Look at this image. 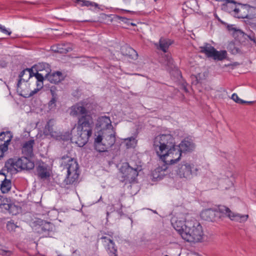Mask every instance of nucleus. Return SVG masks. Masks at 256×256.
<instances>
[{"instance_id":"1","label":"nucleus","mask_w":256,"mask_h":256,"mask_svg":"<svg viewBox=\"0 0 256 256\" xmlns=\"http://www.w3.org/2000/svg\"><path fill=\"white\" fill-rule=\"evenodd\" d=\"M94 122L91 114L80 116L78 118L76 133L73 128L71 132V140L80 147L84 146L92 136Z\"/></svg>"},{"instance_id":"2","label":"nucleus","mask_w":256,"mask_h":256,"mask_svg":"<svg viewBox=\"0 0 256 256\" xmlns=\"http://www.w3.org/2000/svg\"><path fill=\"white\" fill-rule=\"evenodd\" d=\"M185 233H183L182 238L190 242H200L204 233L202 226L196 220H187L185 226Z\"/></svg>"},{"instance_id":"3","label":"nucleus","mask_w":256,"mask_h":256,"mask_svg":"<svg viewBox=\"0 0 256 256\" xmlns=\"http://www.w3.org/2000/svg\"><path fill=\"white\" fill-rule=\"evenodd\" d=\"M182 153L177 146L175 144L174 146L160 155L159 158L164 163V167H158L154 170L153 173L154 176V172L165 171L168 168V165L174 164L178 162L181 158Z\"/></svg>"},{"instance_id":"4","label":"nucleus","mask_w":256,"mask_h":256,"mask_svg":"<svg viewBox=\"0 0 256 256\" xmlns=\"http://www.w3.org/2000/svg\"><path fill=\"white\" fill-rule=\"evenodd\" d=\"M153 142V148L158 156L176 144L174 138L170 134H160L154 138Z\"/></svg>"},{"instance_id":"5","label":"nucleus","mask_w":256,"mask_h":256,"mask_svg":"<svg viewBox=\"0 0 256 256\" xmlns=\"http://www.w3.org/2000/svg\"><path fill=\"white\" fill-rule=\"evenodd\" d=\"M65 166L67 170V175L64 181V184H74L77 182L79 176L78 164L76 160L74 158H69Z\"/></svg>"},{"instance_id":"6","label":"nucleus","mask_w":256,"mask_h":256,"mask_svg":"<svg viewBox=\"0 0 256 256\" xmlns=\"http://www.w3.org/2000/svg\"><path fill=\"white\" fill-rule=\"evenodd\" d=\"M220 216V219L223 217H228L232 220H235L240 222H245L247 220L248 214H240L234 213L228 207L224 206H218V209H216Z\"/></svg>"},{"instance_id":"7","label":"nucleus","mask_w":256,"mask_h":256,"mask_svg":"<svg viewBox=\"0 0 256 256\" xmlns=\"http://www.w3.org/2000/svg\"><path fill=\"white\" fill-rule=\"evenodd\" d=\"M120 172L124 181L129 183L134 182L138 176V172L136 168H134L130 166L128 163L124 162L120 168Z\"/></svg>"},{"instance_id":"8","label":"nucleus","mask_w":256,"mask_h":256,"mask_svg":"<svg viewBox=\"0 0 256 256\" xmlns=\"http://www.w3.org/2000/svg\"><path fill=\"white\" fill-rule=\"evenodd\" d=\"M192 168H194V165L186 162H183L178 165L176 172L180 178L190 179L192 177Z\"/></svg>"},{"instance_id":"9","label":"nucleus","mask_w":256,"mask_h":256,"mask_svg":"<svg viewBox=\"0 0 256 256\" xmlns=\"http://www.w3.org/2000/svg\"><path fill=\"white\" fill-rule=\"evenodd\" d=\"M16 166L19 168V171L22 170H30L34 168V162L30 158L26 156H22L16 159Z\"/></svg>"},{"instance_id":"10","label":"nucleus","mask_w":256,"mask_h":256,"mask_svg":"<svg viewBox=\"0 0 256 256\" xmlns=\"http://www.w3.org/2000/svg\"><path fill=\"white\" fill-rule=\"evenodd\" d=\"M106 234L102 231H100L98 234V240H108V244L106 246L105 248L108 254L110 256H118L117 254V248L115 246L114 242L110 239L104 236V234Z\"/></svg>"},{"instance_id":"11","label":"nucleus","mask_w":256,"mask_h":256,"mask_svg":"<svg viewBox=\"0 0 256 256\" xmlns=\"http://www.w3.org/2000/svg\"><path fill=\"white\" fill-rule=\"evenodd\" d=\"M218 213L215 209L208 208L203 210L200 213V217L204 220L215 222L220 219Z\"/></svg>"},{"instance_id":"12","label":"nucleus","mask_w":256,"mask_h":256,"mask_svg":"<svg viewBox=\"0 0 256 256\" xmlns=\"http://www.w3.org/2000/svg\"><path fill=\"white\" fill-rule=\"evenodd\" d=\"M36 174L40 180H46L50 176L48 166L44 162L40 163L36 167Z\"/></svg>"},{"instance_id":"13","label":"nucleus","mask_w":256,"mask_h":256,"mask_svg":"<svg viewBox=\"0 0 256 256\" xmlns=\"http://www.w3.org/2000/svg\"><path fill=\"white\" fill-rule=\"evenodd\" d=\"M87 110L86 106L82 103H78L72 107L70 114L72 116H85L90 114Z\"/></svg>"},{"instance_id":"14","label":"nucleus","mask_w":256,"mask_h":256,"mask_svg":"<svg viewBox=\"0 0 256 256\" xmlns=\"http://www.w3.org/2000/svg\"><path fill=\"white\" fill-rule=\"evenodd\" d=\"M176 146L182 152H191L195 148V144L192 140L188 138H184Z\"/></svg>"},{"instance_id":"15","label":"nucleus","mask_w":256,"mask_h":256,"mask_svg":"<svg viewBox=\"0 0 256 256\" xmlns=\"http://www.w3.org/2000/svg\"><path fill=\"white\" fill-rule=\"evenodd\" d=\"M12 136L10 132H2L0 134V148L4 152L8 150V146L12 140Z\"/></svg>"},{"instance_id":"16","label":"nucleus","mask_w":256,"mask_h":256,"mask_svg":"<svg viewBox=\"0 0 256 256\" xmlns=\"http://www.w3.org/2000/svg\"><path fill=\"white\" fill-rule=\"evenodd\" d=\"M34 144V140L31 139L24 143L22 148V152L24 156L32 158L34 154L33 148Z\"/></svg>"},{"instance_id":"17","label":"nucleus","mask_w":256,"mask_h":256,"mask_svg":"<svg viewBox=\"0 0 256 256\" xmlns=\"http://www.w3.org/2000/svg\"><path fill=\"white\" fill-rule=\"evenodd\" d=\"M54 124V122L53 120H50L47 122L44 130V134L46 136H50L52 138H57L60 135L58 133L55 131L53 128Z\"/></svg>"},{"instance_id":"18","label":"nucleus","mask_w":256,"mask_h":256,"mask_svg":"<svg viewBox=\"0 0 256 256\" xmlns=\"http://www.w3.org/2000/svg\"><path fill=\"white\" fill-rule=\"evenodd\" d=\"M12 187V182L6 178L4 174H0V189L3 194L8 192Z\"/></svg>"},{"instance_id":"19","label":"nucleus","mask_w":256,"mask_h":256,"mask_svg":"<svg viewBox=\"0 0 256 256\" xmlns=\"http://www.w3.org/2000/svg\"><path fill=\"white\" fill-rule=\"evenodd\" d=\"M172 44V41L170 39L162 37L160 39L158 43H156L154 45L157 49L166 53Z\"/></svg>"},{"instance_id":"20","label":"nucleus","mask_w":256,"mask_h":256,"mask_svg":"<svg viewBox=\"0 0 256 256\" xmlns=\"http://www.w3.org/2000/svg\"><path fill=\"white\" fill-rule=\"evenodd\" d=\"M200 52L204 54L208 58H212L216 48L210 44L206 42L204 46H200Z\"/></svg>"},{"instance_id":"21","label":"nucleus","mask_w":256,"mask_h":256,"mask_svg":"<svg viewBox=\"0 0 256 256\" xmlns=\"http://www.w3.org/2000/svg\"><path fill=\"white\" fill-rule=\"evenodd\" d=\"M16 158H10L5 163L4 170H6L10 174L17 173L19 171V168L16 166Z\"/></svg>"},{"instance_id":"22","label":"nucleus","mask_w":256,"mask_h":256,"mask_svg":"<svg viewBox=\"0 0 256 256\" xmlns=\"http://www.w3.org/2000/svg\"><path fill=\"white\" fill-rule=\"evenodd\" d=\"M120 52L122 55L132 59L136 58L138 56L136 52L128 45L122 46L120 48Z\"/></svg>"},{"instance_id":"23","label":"nucleus","mask_w":256,"mask_h":256,"mask_svg":"<svg viewBox=\"0 0 256 256\" xmlns=\"http://www.w3.org/2000/svg\"><path fill=\"white\" fill-rule=\"evenodd\" d=\"M116 132L104 136L103 140L102 147L106 148V151L108 149L111 148L116 142Z\"/></svg>"},{"instance_id":"24","label":"nucleus","mask_w":256,"mask_h":256,"mask_svg":"<svg viewBox=\"0 0 256 256\" xmlns=\"http://www.w3.org/2000/svg\"><path fill=\"white\" fill-rule=\"evenodd\" d=\"M33 70L32 68H26L22 70L19 74V80L18 82L17 86L19 87L21 84L22 80L27 82L28 80L32 76Z\"/></svg>"},{"instance_id":"25","label":"nucleus","mask_w":256,"mask_h":256,"mask_svg":"<svg viewBox=\"0 0 256 256\" xmlns=\"http://www.w3.org/2000/svg\"><path fill=\"white\" fill-rule=\"evenodd\" d=\"M53 230V224L50 222H46L38 228V232L43 236H49Z\"/></svg>"},{"instance_id":"26","label":"nucleus","mask_w":256,"mask_h":256,"mask_svg":"<svg viewBox=\"0 0 256 256\" xmlns=\"http://www.w3.org/2000/svg\"><path fill=\"white\" fill-rule=\"evenodd\" d=\"M45 77L51 83L58 84L62 80V74L60 72H56L52 74L48 72L46 74Z\"/></svg>"},{"instance_id":"27","label":"nucleus","mask_w":256,"mask_h":256,"mask_svg":"<svg viewBox=\"0 0 256 256\" xmlns=\"http://www.w3.org/2000/svg\"><path fill=\"white\" fill-rule=\"evenodd\" d=\"M52 50L56 52L64 54L71 51L72 48L68 44H58L56 46H53L52 47Z\"/></svg>"},{"instance_id":"28","label":"nucleus","mask_w":256,"mask_h":256,"mask_svg":"<svg viewBox=\"0 0 256 256\" xmlns=\"http://www.w3.org/2000/svg\"><path fill=\"white\" fill-rule=\"evenodd\" d=\"M186 221L183 222L182 220H176L174 222L172 223L174 228L178 232L182 238L183 233H185V226L186 225Z\"/></svg>"},{"instance_id":"29","label":"nucleus","mask_w":256,"mask_h":256,"mask_svg":"<svg viewBox=\"0 0 256 256\" xmlns=\"http://www.w3.org/2000/svg\"><path fill=\"white\" fill-rule=\"evenodd\" d=\"M104 139L102 136L98 135L94 140V145L96 150L100 152H104L106 151V148L102 147Z\"/></svg>"},{"instance_id":"30","label":"nucleus","mask_w":256,"mask_h":256,"mask_svg":"<svg viewBox=\"0 0 256 256\" xmlns=\"http://www.w3.org/2000/svg\"><path fill=\"white\" fill-rule=\"evenodd\" d=\"M226 56L227 52L226 50L218 51L216 49L212 58L216 60H222L226 58Z\"/></svg>"},{"instance_id":"31","label":"nucleus","mask_w":256,"mask_h":256,"mask_svg":"<svg viewBox=\"0 0 256 256\" xmlns=\"http://www.w3.org/2000/svg\"><path fill=\"white\" fill-rule=\"evenodd\" d=\"M232 30H234V36L237 35L238 36H244L245 35L244 33L240 30H237L236 28H232ZM246 36L251 41H252L256 44V39L255 38L254 34H246Z\"/></svg>"},{"instance_id":"32","label":"nucleus","mask_w":256,"mask_h":256,"mask_svg":"<svg viewBox=\"0 0 256 256\" xmlns=\"http://www.w3.org/2000/svg\"><path fill=\"white\" fill-rule=\"evenodd\" d=\"M163 63L168 67L172 68L174 65V60L170 54H164L162 57Z\"/></svg>"},{"instance_id":"33","label":"nucleus","mask_w":256,"mask_h":256,"mask_svg":"<svg viewBox=\"0 0 256 256\" xmlns=\"http://www.w3.org/2000/svg\"><path fill=\"white\" fill-rule=\"evenodd\" d=\"M74 2L80 5L81 6H94L96 8L98 7V4L96 2H92L88 0H74Z\"/></svg>"},{"instance_id":"34","label":"nucleus","mask_w":256,"mask_h":256,"mask_svg":"<svg viewBox=\"0 0 256 256\" xmlns=\"http://www.w3.org/2000/svg\"><path fill=\"white\" fill-rule=\"evenodd\" d=\"M0 208L8 210L10 214L12 215L16 214V213L14 212V209L16 208L14 205L10 204H0Z\"/></svg>"},{"instance_id":"35","label":"nucleus","mask_w":256,"mask_h":256,"mask_svg":"<svg viewBox=\"0 0 256 256\" xmlns=\"http://www.w3.org/2000/svg\"><path fill=\"white\" fill-rule=\"evenodd\" d=\"M124 142L126 148H134L136 145V140L134 137L132 136L124 139Z\"/></svg>"},{"instance_id":"36","label":"nucleus","mask_w":256,"mask_h":256,"mask_svg":"<svg viewBox=\"0 0 256 256\" xmlns=\"http://www.w3.org/2000/svg\"><path fill=\"white\" fill-rule=\"evenodd\" d=\"M101 125H104L103 126L104 128H106L107 129H108L110 128H113V127L111 124V120L109 117L108 116H104L100 120Z\"/></svg>"},{"instance_id":"37","label":"nucleus","mask_w":256,"mask_h":256,"mask_svg":"<svg viewBox=\"0 0 256 256\" xmlns=\"http://www.w3.org/2000/svg\"><path fill=\"white\" fill-rule=\"evenodd\" d=\"M232 99L236 102H237L238 104H246V103L249 104V103L252 102H250L244 101V100L240 98H238V96L236 94H232Z\"/></svg>"},{"instance_id":"38","label":"nucleus","mask_w":256,"mask_h":256,"mask_svg":"<svg viewBox=\"0 0 256 256\" xmlns=\"http://www.w3.org/2000/svg\"><path fill=\"white\" fill-rule=\"evenodd\" d=\"M18 226L14 223L13 220L9 221L6 224V228L10 232L14 231Z\"/></svg>"},{"instance_id":"39","label":"nucleus","mask_w":256,"mask_h":256,"mask_svg":"<svg viewBox=\"0 0 256 256\" xmlns=\"http://www.w3.org/2000/svg\"><path fill=\"white\" fill-rule=\"evenodd\" d=\"M52 94V98L48 102V106L51 108H52L56 106V97L54 94V92L52 90H50Z\"/></svg>"},{"instance_id":"40","label":"nucleus","mask_w":256,"mask_h":256,"mask_svg":"<svg viewBox=\"0 0 256 256\" xmlns=\"http://www.w3.org/2000/svg\"><path fill=\"white\" fill-rule=\"evenodd\" d=\"M228 50H230L232 54H237L240 52V50L236 48L234 44H228Z\"/></svg>"},{"instance_id":"41","label":"nucleus","mask_w":256,"mask_h":256,"mask_svg":"<svg viewBox=\"0 0 256 256\" xmlns=\"http://www.w3.org/2000/svg\"><path fill=\"white\" fill-rule=\"evenodd\" d=\"M34 76L36 77V78L37 80V82H43V81L44 80V76L42 74H40L38 72H36V73H34L33 72L32 76Z\"/></svg>"},{"instance_id":"42","label":"nucleus","mask_w":256,"mask_h":256,"mask_svg":"<svg viewBox=\"0 0 256 256\" xmlns=\"http://www.w3.org/2000/svg\"><path fill=\"white\" fill-rule=\"evenodd\" d=\"M232 10L234 12V14L236 17H237L238 18H245L244 16H242V14H239V12L240 11V10L239 8H237L236 6L234 8H232Z\"/></svg>"},{"instance_id":"43","label":"nucleus","mask_w":256,"mask_h":256,"mask_svg":"<svg viewBox=\"0 0 256 256\" xmlns=\"http://www.w3.org/2000/svg\"><path fill=\"white\" fill-rule=\"evenodd\" d=\"M12 252L10 250L0 249V254L2 256H10Z\"/></svg>"},{"instance_id":"44","label":"nucleus","mask_w":256,"mask_h":256,"mask_svg":"<svg viewBox=\"0 0 256 256\" xmlns=\"http://www.w3.org/2000/svg\"><path fill=\"white\" fill-rule=\"evenodd\" d=\"M0 31L8 36H10L12 33L10 31L7 30L4 26L1 24H0Z\"/></svg>"},{"instance_id":"45","label":"nucleus","mask_w":256,"mask_h":256,"mask_svg":"<svg viewBox=\"0 0 256 256\" xmlns=\"http://www.w3.org/2000/svg\"><path fill=\"white\" fill-rule=\"evenodd\" d=\"M39 88H35L34 90H32L29 94H26V96H24L25 98H28L30 96H33L34 94H36L39 91Z\"/></svg>"},{"instance_id":"46","label":"nucleus","mask_w":256,"mask_h":256,"mask_svg":"<svg viewBox=\"0 0 256 256\" xmlns=\"http://www.w3.org/2000/svg\"><path fill=\"white\" fill-rule=\"evenodd\" d=\"M36 86L37 88H39V90H40L42 87H43V82H36Z\"/></svg>"},{"instance_id":"47","label":"nucleus","mask_w":256,"mask_h":256,"mask_svg":"<svg viewBox=\"0 0 256 256\" xmlns=\"http://www.w3.org/2000/svg\"><path fill=\"white\" fill-rule=\"evenodd\" d=\"M4 152V150H3L2 148H0V158H2L4 156V153L5 152Z\"/></svg>"},{"instance_id":"48","label":"nucleus","mask_w":256,"mask_h":256,"mask_svg":"<svg viewBox=\"0 0 256 256\" xmlns=\"http://www.w3.org/2000/svg\"><path fill=\"white\" fill-rule=\"evenodd\" d=\"M102 240V243H103L104 245V246H106L108 244V240L106 239V240Z\"/></svg>"},{"instance_id":"49","label":"nucleus","mask_w":256,"mask_h":256,"mask_svg":"<svg viewBox=\"0 0 256 256\" xmlns=\"http://www.w3.org/2000/svg\"><path fill=\"white\" fill-rule=\"evenodd\" d=\"M120 208L118 210V212L119 214H121V212H122V204H120Z\"/></svg>"},{"instance_id":"50","label":"nucleus","mask_w":256,"mask_h":256,"mask_svg":"<svg viewBox=\"0 0 256 256\" xmlns=\"http://www.w3.org/2000/svg\"><path fill=\"white\" fill-rule=\"evenodd\" d=\"M108 234L111 236V234H110L109 233H108Z\"/></svg>"},{"instance_id":"51","label":"nucleus","mask_w":256,"mask_h":256,"mask_svg":"<svg viewBox=\"0 0 256 256\" xmlns=\"http://www.w3.org/2000/svg\"><path fill=\"white\" fill-rule=\"evenodd\" d=\"M154 1H156L157 0H154Z\"/></svg>"}]
</instances>
